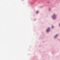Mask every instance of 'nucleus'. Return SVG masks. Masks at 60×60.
<instances>
[{
    "label": "nucleus",
    "mask_w": 60,
    "mask_h": 60,
    "mask_svg": "<svg viewBox=\"0 0 60 60\" xmlns=\"http://www.w3.org/2000/svg\"><path fill=\"white\" fill-rule=\"evenodd\" d=\"M52 18L53 19H55L56 18V15H53L52 16Z\"/></svg>",
    "instance_id": "nucleus-1"
},
{
    "label": "nucleus",
    "mask_w": 60,
    "mask_h": 60,
    "mask_svg": "<svg viewBox=\"0 0 60 60\" xmlns=\"http://www.w3.org/2000/svg\"><path fill=\"white\" fill-rule=\"evenodd\" d=\"M49 30H50V28H49L47 30V32H49Z\"/></svg>",
    "instance_id": "nucleus-2"
},
{
    "label": "nucleus",
    "mask_w": 60,
    "mask_h": 60,
    "mask_svg": "<svg viewBox=\"0 0 60 60\" xmlns=\"http://www.w3.org/2000/svg\"><path fill=\"white\" fill-rule=\"evenodd\" d=\"M57 35H56L55 37V38H56V36H57Z\"/></svg>",
    "instance_id": "nucleus-3"
},
{
    "label": "nucleus",
    "mask_w": 60,
    "mask_h": 60,
    "mask_svg": "<svg viewBox=\"0 0 60 60\" xmlns=\"http://www.w3.org/2000/svg\"><path fill=\"white\" fill-rule=\"evenodd\" d=\"M38 12H39L38 11H37L36 12V13H38Z\"/></svg>",
    "instance_id": "nucleus-4"
},
{
    "label": "nucleus",
    "mask_w": 60,
    "mask_h": 60,
    "mask_svg": "<svg viewBox=\"0 0 60 60\" xmlns=\"http://www.w3.org/2000/svg\"><path fill=\"white\" fill-rule=\"evenodd\" d=\"M54 27V26H52V28H53Z\"/></svg>",
    "instance_id": "nucleus-5"
},
{
    "label": "nucleus",
    "mask_w": 60,
    "mask_h": 60,
    "mask_svg": "<svg viewBox=\"0 0 60 60\" xmlns=\"http://www.w3.org/2000/svg\"><path fill=\"white\" fill-rule=\"evenodd\" d=\"M59 25H60V24H59Z\"/></svg>",
    "instance_id": "nucleus-6"
}]
</instances>
